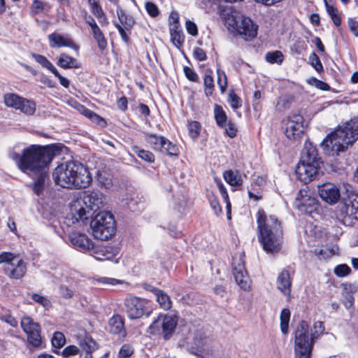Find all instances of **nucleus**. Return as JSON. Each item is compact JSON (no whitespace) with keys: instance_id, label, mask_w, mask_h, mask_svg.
Masks as SVG:
<instances>
[{"instance_id":"6","label":"nucleus","mask_w":358,"mask_h":358,"mask_svg":"<svg viewBox=\"0 0 358 358\" xmlns=\"http://www.w3.org/2000/svg\"><path fill=\"white\" fill-rule=\"evenodd\" d=\"M317 155L315 147L311 143L306 142L301 153L300 162L295 169L296 174L301 182L308 183L316 177L321 163Z\"/></svg>"},{"instance_id":"63","label":"nucleus","mask_w":358,"mask_h":358,"mask_svg":"<svg viewBox=\"0 0 358 358\" xmlns=\"http://www.w3.org/2000/svg\"><path fill=\"white\" fill-rule=\"evenodd\" d=\"M194 57L199 61H204L206 59V54L201 48H196L194 50Z\"/></svg>"},{"instance_id":"45","label":"nucleus","mask_w":358,"mask_h":358,"mask_svg":"<svg viewBox=\"0 0 358 358\" xmlns=\"http://www.w3.org/2000/svg\"><path fill=\"white\" fill-rule=\"evenodd\" d=\"M187 127L189 136L193 139L196 138L201 131V125L199 122L196 121L190 122H189Z\"/></svg>"},{"instance_id":"30","label":"nucleus","mask_w":358,"mask_h":358,"mask_svg":"<svg viewBox=\"0 0 358 358\" xmlns=\"http://www.w3.org/2000/svg\"><path fill=\"white\" fill-rule=\"evenodd\" d=\"M146 142L155 150L160 151L163 147L164 137L155 134H146L145 136Z\"/></svg>"},{"instance_id":"59","label":"nucleus","mask_w":358,"mask_h":358,"mask_svg":"<svg viewBox=\"0 0 358 358\" xmlns=\"http://www.w3.org/2000/svg\"><path fill=\"white\" fill-rule=\"evenodd\" d=\"M185 27L188 34H191L192 36H196L198 34L197 26L194 22L190 20H187Z\"/></svg>"},{"instance_id":"1","label":"nucleus","mask_w":358,"mask_h":358,"mask_svg":"<svg viewBox=\"0 0 358 358\" xmlns=\"http://www.w3.org/2000/svg\"><path fill=\"white\" fill-rule=\"evenodd\" d=\"M62 148L61 145L48 146L32 145L24 149L22 155L17 152H12L10 157L16 162L18 168L23 173L30 174L41 168H45L54 157L61 152Z\"/></svg>"},{"instance_id":"22","label":"nucleus","mask_w":358,"mask_h":358,"mask_svg":"<svg viewBox=\"0 0 358 358\" xmlns=\"http://www.w3.org/2000/svg\"><path fill=\"white\" fill-rule=\"evenodd\" d=\"M72 245L83 252H89L92 248L93 242L83 234L72 233L69 235Z\"/></svg>"},{"instance_id":"50","label":"nucleus","mask_w":358,"mask_h":358,"mask_svg":"<svg viewBox=\"0 0 358 358\" xmlns=\"http://www.w3.org/2000/svg\"><path fill=\"white\" fill-rule=\"evenodd\" d=\"M65 337L61 332H55L52 338V344L53 347L60 348L65 344Z\"/></svg>"},{"instance_id":"14","label":"nucleus","mask_w":358,"mask_h":358,"mask_svg":"<svg viewBox=\"0 0 358 358\" xmlns=\"http://www.w3.org/2000/svg\"><path fill=\"white\" fill-rule=\"evenodd\" d=\"M190 351L200 358H213L215 355L210 345V340L201 333L195 335Z\"/></svg>"},{"instance_id":"19","label":"nucleus","mask_w":358,"mask_h":358,"mask_svg":"<svg viewBox=\"0 0 358 358\" xmlns=\"http://www.w3.org/2000/svg\"><path fill=\"white\" fill-rule=\"evenodd\" d=\"M319 194L322 200L330 204L337 203L341 197L339 189L332 183L324 184L320 187Z\"/></svg>"},{"instance_id":"53","label":"nucleus","mask_w":358,"mask_h":358,"mask_svg":"<svg viewBox=\"0 0 358 358\" xmlns=\"http://www.w3.org/2000/svg\"><path fill=\"white\" fill-rule=\"evenodd\" d=\"M90 3L92 7V12L96 18H99L105 15L103 9L96 1L93 0V1H91V0H90Z\"/></svg>"},{"instance_id":"44","label":"nucleus","mask_w":358,"mask_h":358,"mask_svg":"<svg viewBox=\"0 0 358 358\" xmlns=\"http://www.w3.org/2000/svg\"><path fill=\"white\" fill-rule=\"evenodd\" d=\"M228 102L231 107L234 110L241 108L242 106V101L241 98L236 95L234 90H231L229 93Z\"/></svg>"},{"instance_id":"20","label":"nucleus","mask_w":358,"mask_h":358,"mask_svg":"<svg viewBox=\"0 0 358 358\" xmlns=\"http://www.w3.org/2000/svg\"><path fill=\"white\" fill-rule=\"evenodd\" d=\"M50 46L52 48H59L62 47H69L75 51L79 50V45H77L72 38L64 36L57 33H52L48 36Z\"/></svg>"},{"instance_id":"16","label":"nucleus","mask_w":358,"mask_h":358,"mask_svg":"<svg viewBox=\"0 0 358 358\" xmlns=\"http://www.w3.org/2000/svg\"><path fill=\"white\" fill-rule=\"evenodd\" d=\"M285 125V136L289 139H296L303 132V117L298 113L292 114L287 118Z\"/></svg>"},{"instance_id":"49","label":"nucleus","mask_w":358,"mask_h":358,"mask_svg":"<svg viewBox=\"0 0 358 358\" xmlns=\"http://www.w3.org/2000/svg\"><path fill=\"white\" fill-rule=\"evenodd\" d=\"M31 299L37 303L41 305L43 307L46 309L51 307L50 301L45 296L40 295L38 294H33L31 295Z\"/></svg>"},{"instance_id":"26","label":"nucleus","mask_w":358,"mask_h":358,"mask_svg":"<svg viewBox=\"0 0 358 358\" xmlns=\"http://www.w3.org/2000/svg\"><path fill=\"white\" fill-rule=\"evenodd\" d=\"M45 168H41L38 171H33L29 176H36V180L32 185V189L36 194L39 196L43 191L45 186V181L47 177V173L44 170Z\"/></svg>"},{"instance_id":"43","label":"nucleus","mask_w":358,"mask_h":358,"mask_svg":"<svg viewBox=\"0 0 358 358\" xmlns=\"http://www.w3.org/2000/svg\"><path fill=\"white\" fill-rule=\"evenodd\" d=\"M284 59L282 53L279 51L268 52L266 55V60L270 64H281Z\"/></svg>"},{"instance_id":"60","label":"nucleus","mask_w":358,"mask_h":358,"mask_svg":"<svg viewBox=\"0 0 358 358\" xmlns=\"http://www.w3.org/2000/svg\"><path fill=\"white\" fill-rule=\"evenodd\" d=\"M59 292L62 297L65 299H71L73 296V291L64 285H61L59 287Z\"/></svg>"},{"instance_id":"2","label":"nucleus","mask_w":358,"mask_h":358,"mask_svg":"<svg viewBox=\"0 0 358 358\" xmlns=\"http://www.w3.org/2000/svg\"><path fill=\"white\" fill-rule=\"evenodd\" d=\"M55 183L64 188L83 189L90 186L92 176L84 164L69 161L57 166L52 173Z\"/></svg>"},{"instance_id":"11","label":"nucleus","mask_w":358,"mask_h":358,"mask_svg":"<svg viewBox=\"0 0 358 358\" xmlns=\"http://www.w3.org/2000/svg\"><path fill=\"white\" fill-rule=\"evenodd\" d=\"M178 324L177 318L169 315H159L150 325L151 333L161 334L166 340L173 334Z\"/></svg>"},{"instance_id":"31","label":"nucleus","mask_w":358,"mask_h":358,"mask_svg":"<svg viewBox=\"0 0 358 358\" xmlns=\"http://www.w3.org/2000/svg\"><path fill=\"white\" fill-rule=\"evenodd\" d=\"M24 97L15 93H6L3 96V101L6 106L17 109Z\"/></svg>"},{"instance_id":"38","label":"nucleus","mask_w":358,"mask_h":358,"mask_svg":"<svg viewBox=\"0 0 358 358\" xmlns=\"http://www.w3.org/2000/svg\"><path fill=\"white\" fill-rule=\"evenodd\" d=\"M132 150L138 157L148 162H153L155 161L154 155L149 150L141 149L138 146H134Z\"/></svg>"},{"instance_id":"39","label":"nucleus","mask_w":358,"mask_h":358,"mask_svg":"<svg viewBox=\"0 0 358 358\" xmlns=\"http://www.w3.org/2000/svg\"><path fill=\"white\" fill-rule=\"evenodd\" d=\"M326 10L328 14L330 15L334 24L338 27L341 25V20L340 17L337 15V9L331 4L329 3V0H324Z\"/></svg>"},{"instance_id":"36","label":"nucleus","mask_w":358,"mask_h":358,"mask_svg":"<svg viewBox=\"0 0 358 358\" xmlns=\"http://www.w3.org/2000/svg\"><path fill=\"white\" fill-rule=\"evenodd\" d=\"M290 319V311L288 308L282 310L280 315V330L283 334H287L289 330V322Z\"/></svg>"},{"instance_id":"34","label":"nucleus","mask_w":358,"mask_h":358,"mask_svg":"<svg viewBox=\"0 0 358 358\" xmlns=\"http://www.w3.org/2000/svg\"><path fill=\"white\" fill-rule=\"evenodd\" d=\"M50 9V6L42 1L34 0L30 6V14L34 16L44 11H48Z\"/></svg>"},{"instance_id":"13","label":"nucleus","mask_w":358,"mask_h":358,"mask_svg":"<svg viewBox=\"0 0 358 358\" xmlns=\"http://www.w3.org/2000/svg\"><path fill=\"white\" fill-rule=\"evenodd\" d=\"M21 327L27 336L29 343L34 348H40L42 344L41 326L35 322L29 316H25L21 320Z\"/></svg>"},{"instance_id":"24","label":"nucleus","mask_w":358,"mask_h":358,"mask_svg":"<svg viewBox=\"0 0 358 358\" xmlns=\"http://www.w3.org/2000/svg\"><path fill=\"white\" fill-rule=\"evenodd\" d=\"M81 349L80 358H92V352L97 349V345L91 337L85 336L79 342Z\"/></svg>"},{"instance_id":"8","label":"nucleus","mask_w":358,"mask_h":358,"mask_svg":"<svg viewBox=\"0 0 358 358\" xmlns=\"http://www.w3.org/2000/svg\"><path fill=\"white\" fill-rule=\"evenodd\" d=\"M90 228L95 238L108 240L115 234L116 230L113 215L108 211L99 212L91 220Z\"/></svg>"},{"instance_id":"18","label":"nucleus","mask_w":358,"mask_h":358,"mask_svg":"<svg viewBox=\"0 0 358 358\" xmlns=\"http://www.w3.org/2000/svg\"><path fill=\"white\" fill-rule=\"evenodd\" d=\"M126 312L131 319H137L145 313V301L136 296H130L125 300Z\"/></svg>"},{"instance_id":"54","label":"nucleus","mask_w":358,"mask_h":358,"mask_svg":"<svg viewBox=\"0 0 358 358\" xmlns=\"http://www.w3.org/2000/svg\"><path fill=\"white\" fill-rule=\"evenodd\" d=\"M217 84L220 88L221 92H224L227 85V76L223 71H217Z\"/></svg>"},{"instance_id":"10","label":"nucleus","mask_w":358,"mask_h":358,"mask_svg":"<svg viewBox=\"0 0 358 358\" xmlns=\"http://www.w3.org/2000/svg\"><path fill=\"white\" fill-rule=\"evenodd\" d=\"M226 23L246 40L253 38L257 34V25L250 17L240 13L232 12Z\"/></svg>"},{"instance_id":"32","label":"nucleus","mask_w":358,"mask_h":358,"mask_svg":"<svg viewBox=\"0 0 358 358\" xmlns=\"http://www.w3.org/2000/svg\"><path fill=\"white\" fill-rule=\"evenodd\" d=\"M16 110H20L26 115H31L36 111V103L32 100L24 98L22 101H20L19 108Z\"/></svg>"},{"instance_id":"21","label":"nucleus","mask_w":358,"mask_h":358,"mask_svg":"<svg viewBox=\"0 0 358 358\" xmlns=\"http://www.w3.org/2000/svg\"><path fill=\"white\" fill-rule=\"evenodd\" d=\"M89 252L96 259L103 261L111 259L118 253V250L110 246H95L93 243Z\"/></svg>"},{"instance_id":"47","label":"nucleus","mask_w":358,"mask_h":358,"mask_svg":"<svg viewBox=\"0 0 358 358\" xmlns=\"http://www.w3.org/2000/svg\"><path fill=\"white\" fill-rule=\"evenodd\" d=\"M171 35V41L172 43L178 48H180V46L182 45L184 41H185V36L182 33V31H174L173 33H170Z\"/></svg>"},{"instance_id":"55","label":"nucleus","mask_w":358,"mask_h":358,"mask_svg":"<svg viewBox=\"0 0 358 358\" xmlns=\"http://www.w3.org/2000/svg\"><path fill=\"white\" fill-rule=\"evenodd\" d=\"M97 280L100 283H102L103 285L106 286H115L116 285L122 283V281L120 280L108 277H101L99 278Z\"/></svg>"},{"instance_id":"52","label":"nucleus","mask_w":358,"mask_h":358,"mask_svg":"<svg viewBox=\"0 0 358 358\" xmlns=\"http://www.w3.org/2000/svg\"><path fill=\"white\" fill-rule=\"evenodd\" d=\"M133 352L134 349L131 345L129 344H124L121 347L119 351V355L121 358H128L133 354Z\"/></svg>"},{"instance_id":"37","label":"nucleus","mask_w":358,"mask_h":358,"mask_svg":"<svg viewBox=\"0 0 358 358\" xmlns=\"http://www.w3.org/2000/svg\"><path fill=\"white\" fill-rule=\"evenodd\" d=\"M31 57L43 68L46 69L51 73H52L56 69L55 66L45 56L39 54L32 53Z\"/></svg>"},{"instance_id":"33","label":"nucleus","mask_w":358,"mask_h":358,"mask_svg":"<svg viewBox=\"0 0 358 358\" xmlns=\"http://www.w3.org/2000/svg\"><path fill=\"white\" fill-rule=\"evenodd\" d=\"M157 292L158 293L155 296L157 301L159 304V306L165 310L171 309L172 306V302L170 296L162 289Z\"/></svg>"},{"instance_id":"3","label":"nucleus","mask_w":358,"mask_h":358,"mask_svg":"<svg viewBox=\"0 0 358 358\" xmlns=\"http://www.w3.org/2000/svg\"><path fill=\"white\" fill-rule=\"evenodd\" d=\"M258 239L263 249L267 252H278L282 243V231L280 223L273 216H267L264 210H259L257 214Z\"/></svg>"},{"instance_id":"25","label":"nucleus","mask_w":358,"mask_h":358,"mask_svg":"<svg viewBox=\"0 0 358 358\" xmlns=\"http://www.w3.org/2000/svg\"><path fill=\"white\" fill-rule=\"evenodd\" d=\"M108 330L113 334H118L122 337L126 336V330L122 317L120 315H113L108 321Z\"/></svg>"},{"instance_id":"15","label":"nucleus","mask_w":358,"mask_h":358,"mask_svg":"<svg viewBox=\"0 0 358 358\" xmlns=\"http://www.w3.org/2000/svg\"><path fill=\"white\" fill-rule=\"evenodd\" d=\"M232 269L237 285L244 291H249L250 280L245 269L244 260L241 255H235L233 257Z\"/></svg>"},{"instance_id":"48","label":"nucleus","mask_w":358,"mask_h":358,"mask_svg":"<svg viewBox=\"0 0 358 358\" xmlns=\"http://www.w3.org/2000/svg\"><path fill=\"white\" fill-rule=\"evenodd\" d=\"M335 275L339 278H343L351 273V268L347 264H340L334 268Z\"/></svg>"},{"instance_id":"12","label":"nucleus","mask_w":358,"mask_h":358,"mask_svg":"<svg viewBox=\"0 0 358 358\" xmlns=\"http://www.w3.org/2000/svg\"><path fill=\"white\" fill-rule=\"evenodd\" d=\"M341 216L345 224H351L354 220H358V192L350 193L348 198L343 199Z\"/></svg>"},{"instance_id":"28","label":"nucleus","mask_w":358,"mask_h":358,"mask_svg":"<svg viewBox=\"0 0 358 358\" xmlns=\"http://www.w3.org/2000/svg\"><path fill=\"white\" fill-rule=\"evenodd\" d=\"M224 180L232 187L241 186L243 184V180L238 171L227 170L223 173Z\"/></svg>"},{"instance_id":"62","label":"nucleus","mask_w":358,"mask_h":358,"mask_svg":"<svg viewBox=\"0 0 358 358\" xmlns=\"http://www.w3.org/2000/svg\"><path fill=\"white\" fill-rule=\"evenodd\" d=\"M94 38L96 41L98 47L101 50H103L106 48L108 43L103 34L99 36H94Z\"/></svg>"},{"instance_id":"64","label":"nucleus","mask_w":358,"mask_h":358,"mask_svg":"<svg viewBox=\"0 0 358 358\" xmlns=\"http://www.w3.org/2000/svg\"><path fill=\"white\" fill-rule=\"evenodd\" d=\"M225 128V132L226 134L231 138L234 137L236 135V128L235 126L231 123H226V124L224 127Z\"/></svg>"},{"instance_id":"9","label":"nucleus","mask_w":358,"mask_h":358,"mask_svg":"<svg viewBox=\"0 0 358 358\" xmlns=\"http://www.w3.org/2000/svg\"><path fill=\"white\" fill-rule=\"evenodd\" d=\"M4 264L3 272L10 278L19 280L27 272V263L20 255L9 252L0 253V264Z\"/></svg>"},{"instance_id":"35","label":"nucleus","mask_w":358,"mask_h":358,"mask_svg":"<svg viewBox=\"0 0 358 358\" xmlns=\"http://www.w3.org/2000/svg\"><path fill=\"white\" fill-rule=\"evenodd\" d=\"M205 94L207 96H211L214 89V80L212 71H206L203 78Z\"/></svg>"},{"instance_id":"57","label":"nucleus","mask_w":358,"mask_h":358,"mask_svg":"<svg viewBox=\"0 0 358 358\" xmlns=\"http://www.w3.org/2000/svg\"><path fill=\"white\" fill-rule=\"evenodd\" d=\"M145 9L148 13L152 17L157 16L159 14V9L157 6L152 2H146Z\"/></svg>"},{"instance_id":"40","label":"nucleus","mask_w":358,"mask_h":358,"mask_svg":"<svg viewBox=\"0 0 358 358\" xmlns=\"http://www.w3.org/2000/svg\"><path fill=\"white\" fill-rule=\"evenodd\" d=\"M214 113L217 125L223 128L227 123V115L222 108L219 105H215L214 107Z\"/></svg>"},{"instance_id":"42","label":"nucleus","mask_w":358,"mask_h":358,"mask_svg":"<svg viewBox=\"0 0 358 358\" xmlns=\"http://www.w3.org/2000/svg\"><path fill=\"white\" fill-rule=\"evenodd\" d=\"M163 147L159 152L169 155H177L178 153V149L176 145L172 143L169 139L164 138L163 142Z\"/></svg>"},{"instance_id":"56","label":"nucleus","mask_w":358,"mask_h":358,"mask_svg":"<svg viewBox=\"0 0 358 358\" xmlns=\"http://www.w3.org/2000/svg\"><path fill=\"white\" fill-rule=\"evenodd\" d=\"M183 71H184L186 78L189 80L192 81V82L198 81L199 76L193 69L189 68L188 66H184Z\"/></svg>"},{"instance_id":"58","label":"nucleus","mask_w":358,"mask_h":358,"mask_svg":"<svg viewBox=\"0 0 358 358\" xmlns=\"http://www.w3.org/2000/svg\"><path fill=\"white\" fill-rule=\"evenodd\" d=\"M309 83L310 84L313 85L317 89H320V90H324V91L329 90V85L327 83H326L322 80H320L317 78H312Z\"/></svg>"},{"instance_id":"4","label":"nucleus","mask_w":358,"mask_h":358,"mask_svg":"<svg viewBox=\"0 0 358 358\" xmlns=\"http://www.w3.org/2000/svg\"><path fill=\"white\" fill-rule=\"evenodd\" d=\"M358 138V119L347 122L343 127L332 132L322 142L324 150H330L331 155H338Z\"/></svg>"},{"instance_id":"51","label":"nucleus","mask_w":358,"mask_h":358,"mask_svg":"<svg viewBox=\"0 0 358 358\" xmlns=\"http://www.w3.org/2000/svg\"><path fill=\"white\" fill-rule=\"evenodd\" d=\"M80 350L76 345H69L62 351V356L67 358L70 356L76 355L80 353Z\"/></svg>"},{"instance_id":"29","label":"nucleus","mask_w":358,"mask_h":358,"mask_svg":"<svg viewBox=\"0 0 358 358\" xmlns=\"http://www.w3.org/2000/svg\"><path fill=\"white\" fill-rule=\"evenodd\" d=\"M117 15L120 21V25H122L127 30H130L134 26L135 22L133 17L126 13L119 6L117 7Z\"/></svg>"},{"instance_id":"23","label":"nucleus","mask_w":358,"mask_h":358,"mask_svg":"<svg viewBox=\"0 0 358 358\" xmlns=\"http://www.w3.org/2000/svg\"><path fill=\"white\" fill-rule=\"evenodd\" d=\"M291 287L289 273L287 270H282L277 278V288L287 297V301H289L291 298Z\"/></svg>"},{"instance_id":"5","label":"nucleus","mask_w":358,"mask_h":358,"mask_svg":"<svg viewBox=\"0 0 358 358\" xmlns=\"http://www.w3.org/2000/svg\"><path fill=\"white\" fill-rule=\"evenodd\" d=\"M324 331V323L317 321L309 338V326L306 321H301L294 334V354L296 358H311L315 341Z\"/></svg>"},{"instance_id":"27","label":"nucleus","mask_w":358,"mask_h":358,"mask_svg":"<svg viewBox=\"0 0 358 358\" xmlns=\"http://www.w3.org/2000/svg\"><path fill=\"white\" fill-rule=\"evenodd\" d=\"M57 65L64 69H78L80 67V63L76 58L66 53H61L59 55Z\"/></svg>"},{"instance_id":"61","label":"nucleus","mask_w":358,"mask_h":358,"mask_svg":"<svg viewBox=\"0 0 358 358\" xmlns=\"http://www.w3.org/2000/svg\"><path fill=\"white\" fill-rule=\"evenodd\" d=\"M52 73L55 75V77H57L59 79L61 85H62L65 88L69 87V80L66 78L62 76L57 69L52 72Z\"/></svg>"},{"instance_id":"17","label":"nucleus","mask_w":358,"mask_h":358,"mask_svg":"<svg viewBox=\"0 0 358 358\" xmlns=\"http://www.w3.org/2000/svg\"><path fill=\"white\" fill-rule=\"evenodd\" d=\"M295 206L303 213H311L317 208V201L306 190H301L294 203Z\"/></svg>"},{"instance_id":"46","label":"nucleus","mask_w":358,"mask_h":358,"mask_svg":"<svg viewBox=\"0 0 358 358\" xmlns=\"http://www.w3.org/2000/svg\"><path fill=\"white\" fill-rule=\"evenodd\" d=\"M309 63L316 70L317 72L321 73L323 71V66L319 57L315 53L312 52L308 57Z\"/></svg>"},{"instance_id":"7","label":"nucleus","mask_w":358,"mask_h":358,"mask_svg":"<svg viewBox=\"0 0 358 358\" xmlns=\"http://www.w3.org/2000/svg\"><path fill=\"white\" fill-rule=\"evenodd\" d=\"M106 203V196L101 192L92 191L86 193L83 200H77L71 205L73 222H84L90 217V212L83 206V204L90 210L96 211Z\"/></svg>"},{"instance_id":"41","label":"nucleus","mask_w":358,"mask_h":358,"mask_svg":"<svg viewBox=\"0 0 358 358\" xmlns=\"http://www.w3.org/2000/svg\"><path fill=\"white\" fill-rule=\"evenodd\" d=\"M98 182L101 187L106 189H111L113 185L111 175L107 173L99 174Z\"/></svg>"}]
</instances>
